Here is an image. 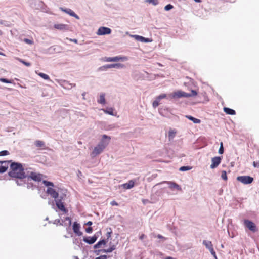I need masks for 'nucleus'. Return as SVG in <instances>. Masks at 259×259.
Returning <instances> with one entry per match:
<instances>
[{"label":"nucleus","instance_id":"1","mask_svg":"<svg viewBox=\"0 0 259 259\" xmlns=\"http://www.w3.org/2000/svg\"><path fill=\"white\" fill-rule=\"evenodd\" d=\"M11 170L9 172V176L14 178H26L27 175L21 163L12 162L10 165Z\"/></svg>","mask_w":259,"mask_h":259},{"label":"nucleus","instance_id":"2","mask_svg":"<svg viewBox=\"0 0 259 259\" xmlns=\"http://www.w3.org/2000/svg\"><path fill=\"white\" fill-rule=\"evenodd\" d=\"M53 198L56 202V205L58 208L64 213H66L68 210L65 208L64 206V198L66 195H52Z\"/></svg>","mask_w":259,"mask_h":259},{"label":"nucleus","instance_id":"3","mask_svg":"<svg viewBox=\"0 0 259 259\" xmlns=\"http://www.w3.org/2000/svg\"><path fill=\"white\" fill-rule=\"evenodd\" d=\"M42 183L48 187L46 190L47 194H58L57 193H56L57 186L54 185L52 182L47 180H43Z\"/></svg>","mask_w":259,"mask_h":259},{"label":"nucleus","instance_id":"4","mask_svg":"<svg viewBox=\"0 0 259 259\" xmlns=\"http://www.w3.org/2000/svg\"><path fill=\"white\" fill-rule=\"evenodd\" d=\"M125 67V66L123 64L121 63H115V64H106L105 65L102 66L100 67L98 70L99 71H103L107 70L108 69L112 68H124Z\"/></svg>","mask_w":259,"mask_h":259},{"label":"nucleus","instance_id":"5","mask_svg":"<svg viewBox=\"0 0 259 259\" xmlns=\"http://www.w3.org/2000/svg\"><path fill=\"white\" fill-rule=\"evenodd\" d=\"M237 180L244 184H250L253 181V178L249 176H241L237 177Z\"/></svg>","mask_w":259,"mask_h":259},{"label":"nucleus","instance_id":"6","mask_svg":"<svg viewBox=\"0 0 259 259\" xmlns=\"http://www.w3.org/2000/svg\"><path fill=\"white\" fill-rule=\"evenodd\" d=\"M105 146L102 144H98L94 149L91 153L92 157H94L102 152L105 149Z\"/></svg>","mask_w":259,"mask_h":259},{"label":"nucleus","instance_id":"7","mask_svg":"<svg viewBox=\"0 0 259 259\" xmlns=\"http://www.w3.org/2000/svg\"><path fill=\"white\" fill-rule=\"evenodd\" d=\"M27 175V181H29L33 180L35 181L39 182L41 181V175L38 174H37L34 172H31L30 175L26 174Z\"/></svg>","mask_w":259,"mask_h":259},{"label":"nucleus","instance_id":"8","mask_svg":"<svg viewBox=\"0 0 259 259\" xmlns=\"http://www.w3.org/2000/svg\"><path fill=\"white\" fill-rule=\"evenodd\" d=\"M127 60V58L126 57L116 56L113 57H105L103 60L105 62H117L120 60L124 61Z\"/></svg>","mask_w":259,"mask_h":259},{"label":"nucleus","instance_id":"9","mask_svg":"<svg viewBox=\"0 0 259 259\" xmlns=\"http://www.w3.org/2000/svg\"><path fill=\"white\" fill-rule=\"evenodd\" d=\"M111 29L108 27L102 26L100 27L97 32V34L99 35H104L106 34H110L111 33Z\"/></svg>","mask_w":259,"mask_h":259},{"label":"nucleus","instance_id":"10","mask_svg":"<svg viewBox=\"0 0 259 259\" xmlns=\"http://www.w3.org/2000/svg\"><path fill=\"white\" fill-rule=\"evenodd\" d=\"M244 224L245 226L248 228L250 231L254 232L256 230V227L255 224L251 221L246 220L244 221Z\"/></svg>","mask_w":259,"mask_h":259},{"label":"nucleus","instance_id":"11","mask_svg":"<svg viewBox=\"0 0 259 259\" xmlns=\"http://www.w3.org/2000/svg\"><path fill=\"white\" fill-rule=\"evenodd\" d=\"M222 160L221 157L217 156L213 157L211 159L212 163L210 165L211 169L216 168L221 163Z\"/></svg>","mask_w":259,"mask_h":259},{"label":"nucleus","instance_id":"12","mask_svg":"<svg viewBox=\"0 0 259 259\" xmlns=\"http://www.w3.org/2000/svg\"><path fill=\"white\" fill-rule=\"evenodd\" d=\"M190 95H188V93H186L182 91H178L177 92H175L172 95V98H188Z\"/></svg>","mask_w":259,"mask_h":259},{"label":"nucleus","instance_id":"13","mask_svg":"<svg viewBox=\"0 0 259 259\" xmlns=\"http://www.w3.org/2000/svg\"><path fill=\"white\" fill-rule=\"evenodd\" d=\"M60 9L62 11H63V12H65V13H67L68 14H69L71 16L74 17V18H75L77 19H80L79 17L77 14H76L74 13V12H73L70 9H67V8H63V7H60Z\"/></svg>","mask_w":259,"mask_h":259},{"label":"nucleus","instance_id":"14","mask_svg":"<svg viewBox=\"0 0 259 259\" xmlns=\"http://www.w3.org/2000/svg\"><path fill=\"white\" fill-rule=\"evenodd\" d=\"M54 27L58 30L66 31L69 30V26L64 24H55Z\"/></svg>","mask_w":259,"mask_h":259},{"label":"nucleus","instance_id":"15","mask_svg":"<svg viewBox=\"0 0 259 259\" xmlns=\"http://www.w3.org/2000/svg\"><path fill=\"white\" fill-rule=\"evenodd\" d=\"M111 137L106 135H103L101 141L99 142V144H102L105 146V148L108 145L110 142Z\"/></svg>","mask_w":259,"mask_h":259},{"label":"nucleus","instance_id":"16","mask_svg":"<svg viewBox=\"0 0 259 259\" xmlns=\"http://www.w3.org/2000/svg\"><path fill=\"white\" fill-rule=\"evenodd\" d=\"M134 184L135 181L131 180H130L127 183L121 185L119 187L124 189H130L134 187Z\"/></svg>","mask_w":259,"mask_h":259},{"label":"nucleus","instance_id":"17","mask_svg":"<svg viewBox=\"0 0 259 259\" xmlns=\"http://www.w3.org/2000/svg\"><path fill=\"white\" fill-rule=\"evenodd\" d=\"M80 225L77 223V222H74L73 224V230L74 232L78 236H80L82 235V233L80 231Z\"/></svg>","mask_w":259,"mask_h":259},{"label":"nucleus","instance_id":"18","mask_svg":"<svg viewBox=\"0 0 259 259\" xmlns=\"http://www.w3.org/2000/svg\"><path fill=\"white\" fill-rule=\"evenodd\" d=\"M97 239V237L94 235L92 237H84L83 240L84 242L89 244H92L96 242Z\"/></svg>","mask_w":259,"mask_h":259},{"label":"nucleus","instance_id":"19","mask_svg":"<svg viewBox=\"0 0 259 259\" xmlns=\"http://www.w3.org/2000/svg\"><path fill=\"white\" fill-rule=\"evenodd\" d=\"M57 193L58 194H66L67 193V190L63 187L57 186Z\"/></svg>","mask_w":259,"mask_h":259},{"label":"nucleus","instance_id":"20","mask_svg":"<svg viewBox=\"0 0 259 259\" xmlns=\"http://www.w3.org/2000/svg\"><path fill=\"white\" fill-rule=\"evenodd\" d=\"M169 187L171 189H176L178 190H181V187L180 185L177 184V183L172 182H169Z\"/></svg>","mask_w":259,"mask_h":259},{"label":"nucleus","instance_id":"21","mask_svg":"<svg viewBox=\"0 0 259 259\" xmlns=\"http://www.w3.org/2000/svg\"><path fill=\"white\" fill-rule=\"evenodd\" d=\"M16 183L18 186H25L27 178H16Z\"/></svg>","mask_w":259,"mask_h":259},{"label":"nucleus","instance_id":"22","mask_svg":"<svg viewBox=\"0 0 259 259\" xmlns=\"http://www.w3.org/2000/svg\"><path fill=\"white\" fill-rule=\"evenodd\" d=\"M202 244L206 247L207 249H208L209 250H211V249H213V245L212 244V242L210 241L207 240H203Z\"/></svg>","mask_w":259,"mask_h":259},{"label":"nucleus","instance_id":"23","mask_svg":"<svg viewBox=\"0 0 259 259\" xmlns=\"http://www.w3.org/2000/svg\"><path fill=\"white\" fill-rule=\"evenodd\" d=\"M224 111L228 115H235L236 112L234 110L229 108L228 107H224Z\"/></svg>","mask_w":259,"mask_h":259},{"label":"nucleus","instance_id":"24","mask_svg":"<svg viewBox=\"0 0 259 259\" xmlns=\"http://www.w3.org/2000/svg\"><path fill=\"white\" fill-rule=\"evenodd\" d=\"M187 118L192 121L194 123H201V120L199 119L196 118L191 115H186L185 116Z\"/></svg>","mask_w":259,"mask_h":259},{"label":"nucleus","instance_id":"25","mask_svg":"<svg viewBox=\"0 0 259 259\" xmlns=\"http://www.w3.org/2000/svg\"><path fill=\"white\" fill-rule=\"evenodd\" d=\"M98 102L102 104H105L106 101L105 99V94L102 93L100 94L99 99L98 100Z\"/></svg>","mask_w":259,"mask_h":259},{"label":"nucleus","instance_id":"26","mask_svg":"<svg viewBox=\"0 0 259 259\" xmlns=\"http://www.w3.org/2000/svg\"><path fill=\"white\" fill-rule=\"evenodd\" d=\"M106 244L105 240H102L99 241L97 244H96L94 247V248H99L101 247L102 245H104Z\"/></svg>","mask_w":259,"mask_h":259},{"label":"nucleus","instance_id":"27","mask_svg":"<svg viewBox=\"0 0 259 259\" xmlns=\"http://www.w3.org/2000/svg\"><path fill=\"white\" fill-rule=\"evenodd\" d=\"M63 82H64V86L65 88L70 89L72 87H74L76 85L75 84L70 83L68 81H65V80Z\"/></svg>","mask_w":259,"mask_h":259},{"label":"nucleus","instance_id":"28","mask_svg":"<svg viewBox=\"0 0 259 259\" xmlns=\"http://www.w3.org/2000/svg\"><path fill=\"white\" fill-rule=\"evenodd\" d=\"M62 221L63 223H64L65 225H68L70 226L71 224V220L69 217H66L64 220H62Z\"/></svg>","mask_w":259,"mask_h":259},{"label":"nucleus","instance_id":"29","mask_svg":"<svg viewBox=\"0 0 259 259\" xmlns=\"http://www.w3.org/2000/svg\"><path fill=\"white\" fill-rule=\"evenodd\" d=\"M35 146L37 147L44 148L45 147V144L43 141L37 140L35 142Z\"/></svg>","mask_w":259,"mask_h":259},{"label":"nucleus","instance_id":"30","mask_svg":"<svg viewBox=\"0 0 259 259\" xmlns=\"http://www.w3.org/2000/svg\"><path fill=\"white\" fill-rule=\"evenodd\" d=\"M130 36L132 38H134L137 41H141V42L143 41V36H140L138 35H130Z\"/></svg>","mask_w":259,"mask_h":259},{"label":"nucleus","instance_id":"31","mask_svg":"<svg viewBox=\"0 0 259 259\" xmlns=\"http://www.w3.org/2000/svg\"><path fill=\"white\" fill-rule=\"evenodd\" d=\"M115 249V246L113 245L110 247H109V248L108 249H102V250H101L100 251L102 252H105V253H109V252H111L112 251H113L114 249Z\"/></svg>","mask_w":259,"mask_h":259},{"label":"nucleus","instance_id":"32","mask_svg":"<svg viewBox=\"0 0 259 259\" xmlns=\"http://www.w3.org/2000/svg\"><path fill=\"white\" fill-rule=\"evenodd\" d=\"M104 111L109 115H114L113 109L112 108H107V109L104 110Z\"/></svg>","mask_w":259,"mask_h":259},{"label":"nucleus","instance_id":"33","mask_svg":"<svg viewBox=\"0 0 259 259\" xmlns=\"http://www.w3.org/2000/svg\"><path fill=\"white\" fill-rule=\"evenodd\" d=\"M176 133V132L174 130L169 131L168 132L169 139L170 140L174 138V137L175 136Z\"/></svg>","mask_w":259,"mask_h":259},{"label":"nucleus","instance_id":"34","mask_svg":"<svg viewBox=\"0 0 259 259\" xmlns=\"http://www.w3.org/2000/svg\"><path fill=\"white\" fill-rule=\"evenodd\" d=\"M191 169V167L189 166H183L179 168V170L181 171H185L190 170Z\"/></svg>","mask_w":259,"mask_h":259},{"label":"nucleus","instance_id":"35","mask_svg":"<svg viewBox=\"0 0 259 259\" xmlns=\"http://www.w3.org/2000/svg\"><path fill=\"white\" fill-rule=\"evenodd\" d=\"M0 81L6 83H12L13 81L12 80H9L5 78H0Z\"/></svg>","mask_w":259,"mask_h":259},{"label":"nucleus","instance_id":"36","mask_svg":"<svg viewBox=\"0 0 259 259\" xmlns=\"http://www.w3.org/2000/svg\"><path fill=\"white\" fill-rule=\"evenodd\" d=\"M151 235L152 236L154 237H157L159 239H161L163 241H164V240H166V238H165L164 237L162 236L160 234H158L157 235H156V234H155L154 233H152V234H151Z\"/></svg>","mask_w":259,"mask_h":259},{"label":"nucleus","instance_id":"37","mask_svg":"<svg viewBox=\"0 0 259 259\" xmlns=\"http://www.w3.org/2000/svg\"><path fill=\"white\" fill-rule=\"evenodd\" d=\"M10 162V161H0V164L3 165V166L7 167V169L8 168L9 164Z\"/></svg>","mask_w":259,"mask_h":259},{"label":"nucleus","instance_id":"38","mask_svg":"<svg viewBox=\"0 0 259 259\" xmlns=\"http://www.w3.org/2000/svg\"><path fill=\"white\" fill-rule=\"evenodd\" d=\"M39 76H40L41 77H42L45 80H49L50 79L49 76L44 73H39L38 74Z\"/></svg>","mask_w":259,"mask_h":259},{"label":"nucleus","instance_id":"39","mask_svg":"<svg viewBox=\"0 0 259 259\" xmlns=\"http://www.w3.org/2000/svg\"><path fill=\"white\" fill-rule=\"evenodd\" d=\"M146 2L150 4H152L154 6H156L158 4V0H146Z\"/></svg>","mask_w":259,"mask_h":259},{"label":"nucleus","instance_id":"40","mask_svg":"<svg viewBox=\"0 0 259 259\" xmlns=\"http://www.w3.org/2000/svg\"><path fill=\"white\" fill-rule=\"evenodd\" d=\"M159 101H160L159 100H158V99L156 98V100L153 102V103H152L153 107L154 108H156L159 105Z\"/></svg>","mask_w":259,"mask_h":259},{"label":"nucleus","instance_id":"41","mask_svg":"<svg viewBox=\"0 0 259 259\" xmlns=\"http://www.w3.org/2000/svg\"><path fill=\"white\" fill-rule=\"evenodd\" d=\"M221 178L224 180H227V174H226V171H225V170L222 171V175H221Z\"/></svg>","mask_w":259,"mask_h":259},{"label":"nucleus","instance_id":"42","mask_svg":"<svg viewBox=\"0 0 259 259\" xmlns=\"http://www.w3.org/2000/svg\"><path fill=\"white\" fill-rule=\"evenodd\" d=\"M26 187L27 188H32L33 189V187H36L35 186H33V185L31 183H29V181H27V183L26 182Z\"/></svg>","mask_w":259,"mask_h":259},{"label":"nucleus","instance_id":"43","mask_svg":"<svg viewBox=\"0 0 259 259\" xmlns=\"http://www.w3.org/2000/svg\"><path fill=\"white\" fill-rule=\"evenodd\" d=\"M142 202H143V204H146L148 203H154V201H153L152 199L149 200L148 199H143L142 200Z\"/></svg>","mask_w":259,"mask_h":259},{"label":"nucleus","instance_id":"44","mask_svg":"<svg viewBox=\"0 0 259 259\" xmlns=\"http://www.w3.org/2000/svg\"><path fill=\"white\" fill-rule=\"evenodd\" d=\"M174 8V6L171 4H168L166 5L164 7V10L165 11H169L172 9Z\"/></svg>","mask_w":259,"mask_h":259},{"label":"nucleus","instance_id":"45","mask_svg":"<svg viewBox=\"0 0 259 259\" xmlns=\"http://www.w3.org/2000/svg\"><path fill=\"white\" fill-rule=\"evenodd\" d=\"M19 60L20 62L22 63L23 64H24L25 66H30L31 65V64L29 62H26L24 60L21 59H19Z\"/></svg>","mask_w":259,"mask_h":259},{"label":"nucleus","instance_id":"46","mask_svg":"<svg viewBox=\"0 0 259 259\" xmlns=\"http://www.w3.org/2000/svg\"><path fill=\"white\" fill-rule=\"evenodd\" d=\"M9 154V152L7 150H3L0 152V156H6Z\"/></svg>","mask_w":259,"mask_h":259},{"label":"nucleus","instance_id":"47","mask_svg":"<svg viewBox=\"0 0 259 259\" xmlns=\"http://www.w3.org/2000/svg\"><path fill=\"white\" fill-rule=\"evenodd\" d=\"M197 94V93L196 91L194 90H191V93H188V95H190L189 96V97L195 96Z\"/></svg>","mask_w":259,"mask_h":259},{"label":"nucleus","instance_id":"48","mask_svg":"<svg viewBox=\"0 0 259 259\" xmlns=\"http://www.w3.org/2000/svg\"><path fill=\"white\" fill-rule=\"evenodd\" d=\"M7 170V167L0 164V173L5 172Z\"/></svg>","mask_w":259,"mask_h":259},{"label":"nucleus","instance_id":"49","mask_svg":"<svg viewBox=\"0 0 259 259\" xmlns=\"http://www.w3.org/2000/svg\"><path fill=\"white\" fill-rule=\"evenodd\" d=\"M166 95L165 94H162L159 95L158 97H157V98L158 99V100L160 101V100L166 98Z\"/></svg>","mask_w":259,"mask_h":259},{"label":"nucleus","instance_id":"50","mask_svg":"<svg viewBox=\"0 0 259 259\" xmlns=\"http://www.w3.org/2000/svg\"><path fill=\"white\" fill-rule=\"evenodd\" d=\"M168 109L167 108H161V109H159V113L160 114L164 115H163L164 112H165L166 111H168Z\"/></svg>","mask_w":259,"mask_h":259},{"label":"nucleus","instance_id":"51","mask_svg":"<svg viewBox=\"0 0 259 259\" xmlns=\"http://www.w3.org/2000/svg\"><path fill=\"white\" fill-rule=\"evenodd\" d=\"M152 41V39L149 38H145L143 37V42H150Z\"/></svg>","mask_w":259,"mask_h":259},{"label":"nucleus","instance_id":"52","mask_svg":"<svg viewBox=\"0 0 259 259\" xmlns=\"http://www.w3.org/2000/svg\"><path fill=\"white\" fill-rule=\"evenodd\" d=\"M24 41L28 44H30V45L32 44L33 42V41L32 40L28 39V38H25L24 39Z\"/></svg>","mask_w":259,"mask_h":259},{"label":"nucleus","instance_id":"53","mask_svg":"<svg viewBox=\"0 0 259 259\" xmlns=\"http://www.w3.org/2000/svg\"><path fill=\"white\" fill-rule=\"evenodd\" d=\"M59 223L60 225H63V223L60 222V220L59 219H56L54 221V224H58Z\"/></svg>","mask_w":259,"mask_h":259},{"label":"nucleus","instance_id":"54","mask_svg":"<svg viewBox=\"0 0 259 259\" xmlns=\"http://www.w3.org/2000/svg\"><path fill=\"white\" fill-rule=\"evenodd\" d=\"M93 231V228L92 227H89L88 228H87L86 229H85V231L87 233H92Z\"/></svg>","mask_w":259,"mask_h":259},{"label":"nucleus","instance_id":"55","mask_svg":"<svg viewBox=\"0 0 259 259\" xmlns=\"http://www.w3.org/2000/svg\"><path fill=\"white\" fill-rule=\"evenodd\" d=\"M211 254L213 256V257H214L216 259H217V255H216V253H215V252L214 250V249H211V250H209Z\"/></svg>","mask_w":259,"mask_h":259},{"label":"nucleus","instance_id":"56","mask_svg":"<svg viewBox=\"0 0 259 259\" xmlns=\"http://www.w3.org/2000/svg\"><path fill=\"white\" fill-rule=\"evenodd\" d=\"M107 257L106 255H101L96 257L95 259H107Z\"/></svg>","mask_w":259,"mask_h":259},{"label":"nucleus","instance_id":"57","mask_svg":"<svg viewBox=\"0 0 259 259\" xmlns=\"http://www.w3.org/2000/svg\"><path fill=\"white\" fill-rule=\"evenodd\" d=\"M224 152V148L220 147L219 151H218V153L220 154H223Z\"/></svg>","mask_w":259,"mask_h":259},{"label":"nucleus","instance_id":"58","mask_svg":"<svg viewBox=\"0 0 259 259\" xmlns=\"http://www.w3.org/2000/svg\"><path fill=\"white\" fill-rule=\"evenodd\" d=\"M110 204L111 205H112V206L118 205L116 201H111V203H110Z\"/></svg>","mask_w":259,"mask_h":259},{"label":"nucleus","instance_id":"59","mask_svg":"<svg viewBox=\"0 0 259 259\" xmlns=\"http://www.w3.org/2000/svg\"><path fill=\"white\" fill-rule=\"evenodd\" d=\"M48 50L49 51H55V48H54V46H52L48 49Z\"/></svg>","mask_w":259,"mask_h":259},{"label":"nucleus","instance_id":"60","mask_svg":"<svg viewBox=\"0 0 259 259\" xmlns=\"http://www.w3.org/2000/svg\"><path fill=\"white\" fill-rule=\"evenodd\" d=\"M146 237V235L144 234H142L139 237L140 239L142 240Z\"/></svg>","mask_w":259,"mask_h":259},{"label":"nucleus","instance_id":"61","mask_svg":"<svg viewBox=\"0 0 259 259\" xmlns=\"http://www.w3.org/2000/svg\"><path fill=\"white\" fill-rule=\"evenodd\" d=\"M92 224H93V223L91 221H89L85 224L86 225H88L89 226H91Z\"/></svg>","mask_w":259,"mask_h":259},{"label":"nucleus","instance_id":"62","mask_svg":"<svg viewBox=\"0 0 259 259\" xmlns=\"http://www.w3.org/2000/svg\"><path fill=\"white\" fill-rule=\"evenodd\" d=\"M77 176L78 177H80V176H82V173H81V172L80 170H78Z\"/></svg>","mask_w":259,"mask_h":259},{"label":"nucleus","instance_id":"63","mask_svg":"<svg viewBox=\"0 0 259 259\" xmlns=\"http://www.w3.org/2000/svg\"><path fill=\"white\" fill-rule=\"evenodd\" d=\"M71 41L75 43L77 42V40L76 39H71Z\"/></svg>","mask_w":259,"mask_h":259},{"label":"nucleus","instance_id":"64","mask_svg":"<svg viewBox=\"0 0 259 259\" xmlns=\"http://www.w3.org/2000/svg\"><path fill=\"white\" fill-rule=\"evenodd\" d=\"M164 259H175V258H174L172 257L168 256V257L164 258Z\"/></svg>","mask_w":259,"mask_h":259}]
</instances>
